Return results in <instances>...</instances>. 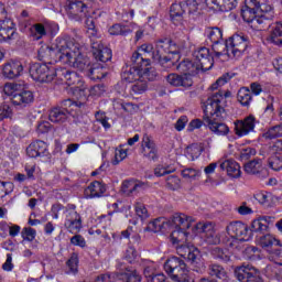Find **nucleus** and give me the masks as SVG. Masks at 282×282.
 Listing matches in <instances>:
<instances>
[{
	"label": "nucleus",
	"mask_w": 282,
	"mask_h": 282,
	"mask_svg": "<svg viewBox=\"0 0 282 282\" xmlns=\"http://www.w3.org/2000/svg\"><path fill=\"white\" fill-rule=\"evenodd\" d=\"M264 140H274L276 138H282V123L269 128L267 132L262 134Z\"/></svg>",
	"instance_id": "43"
},
{
	"label": "nucleus",
	"mask_w": 282,
	"mask_h": 282,
	"mask_svg": "<svg viewBox=\"0 0 282 282\" xmlns=\"http://www.w3.org/2000/svg\"><path fill=\"white\" fill-rule=\"evenodd\" d=\"M148 88L149 85L147 84V80L140 78L135 80V84L132 85L131 89L134 94H144Z\"/></svg>",
	"instance_id": "53"
},
{
	"label": "nucleus",
	"mask_w": 282,
	"mask_h": 282,
	"mask_svg": "<svg viewBox=\"0 0 282 282\" xmlns=\"http://www.w3.org/2000/svg\"><path fill=\"white\" fill-rule=\"evenodd\" d=\"M145 186L147 184L140 181H123L121 185V193L129 197L131 195H135V193H140V191H143Z\"/></svg>",
	"instance_id": "30"
},
{
	"label": "nucleus",
	"mask_w": 282,
	"mask_h": 282,
	"mask_svg": "<svg viewBox=\"0 0 282 282\" xmlns=\"http://www.w3.org/2000/svg\"><path fill=\"white\" fill-rule=\"evenodd\" d=\"M65 52L66 53L64 55V62L62 65H68V67H74V69L83 72V74H85L86 76L93 64L89 57L83 55V53L80 52V44H78L74 37L68 36Z\"/></svg>",
	"instance_id": "3"
},
{
	"label": "nucleus",
	"mask_w": 282,
	"mask_h": 282,
	"mask_svg": "<svg viewBox=\"0 0 282 282\" xmlns=\"http://www.w3.org/2000/svg\"><path fill=\"white\" fill-rule=\"evenodd\" d=\"M17 36V28L12 19L6 18L0 21V42L12 41Z\"/></svg>",
	"instance_id": "22"
},
{
	"label": "nucleus",
	"mask_w": 282,
	"mask_h": 282,
	"mask_svg": "<svg viewBox=\"0 0 282 282\" xmlns=\"http://www.w3.org/2000/svg\"><path fill=\"white\" fill-rule=\"evenodd\" d=\"M166 82L172 87H193V77L188 74L171 73L166 76Z\"/></svg>",
	"instance_id": "25"
},
{
	"label": "nucleus",
	"mask_w": 282,
	"mask_h": 282,
	"mask_svg": "<svg viewBox=\"0 0 282 282\" xmlns=\"http://www.w3.org/2000/svg\"><path fill=\"white\" fill-rule=\"evenodd\" d=\"M194 62L198 64L199 69L202 72H208V69H213V65L215 59L210 56V50L208 47L203 46L194 51L193 53Z\"/></svg>",
	"instance_id": "18"
},
{
	"label": "nucleus",
	"mask_w": 282,
	"mask_h": 282,
	"mask_svg": "<svg viewBox=\"0 0 282 282\" xmlns=\"http://www.w3.org/2000/svg\"><path fill=\"white\" fill-rule=\"evenodd\" d=\"M186 11L184 9L183 2L173 3L170 8V17L172 21H182L184 19Z\"/></svg>",
	"instance_id": "37"
},
{
	"label": "nucleus",
	"mask_w": 282,
	"mask_h": 282,
	"mask_svg": "<svg viewBox=\"0 0 282 282\" xmlns=\"http://www.w3.org/2000/svg\"><path fill=\"white\" fill-rule=\"evenodd\" d=\"M31 35L35 41H40L43 36H47V30H45V25L42 23L33 24L31 28Z\"/></svg>",
	"instance_id": "46"
},
{
	"label": "nucleus",
	"mask_w": 282,
	"mask_h": 282,
	"mask_svg": "<svg viewBox=\"0 0 282 282\" xmlns=\"http://www.w3.org/2000/svg\"><path fill=\"white\" fill-rule=\"evenodd\" d=\"M156 76L155 68L151 67V58H148V64L141 67V79L153 82Z\"/></svg>",
	"instance_id": "41"
},
{
	"label": "nucleus",
	"mask_w": 282,
	"mask_h": 282,
	"mask_svg": "<svg viewBox=\"0 0 282 282\" xmlns=\"http://www.w3.org/2000/svg\"><path fill=\"white\" fill-rule=\"evenodd\" d=\"M124 158H127V150H116L115 159L112 160L113 166H118V164H120Z\"/></svg>",
	"instance_id": "64"
},
{
	"label": "nucleus",
	"mask_w": 282,
	"mask_h": 282,
	"mask_svg": "<svg viewBox=\"0 0 282 282\" xmlns=\"http://www.w3.org/2000/svg\"><path fill=\"white\" fill-rule=\"evenodd\" d=\"M221 171H227L229 177H241V165L232 159L225 160L220 163Z\"/></svg>",
	"instance_id": "31"
},
{
	"label": "nucleus",
	"mask_w": 282,
	"mask_h": 282,
	"mask_svg": "<svg viewBox=\"0 0 282 282\" xmlns=\"http://www.w3.org/2000/svg\"><path fill=\"white\" fill-rule=\"evenodd\" d=\"M237 99L242 105V107H250V102H252V93L248 87H241L238 90Z\"/></svg>",
	"instance_id": "38"
},
{
	"label": "nucleus",
	"mask_w": 282,
	"mask_h": 282,
	"mask_svg": "<svg viewBox=\"0 0 282 282\" xmlns=\"http://www.w3.org/2000/svg\"><path fill=\"white\" fill-rule=\"evenodd\" d=\"M239 282H263L261 270L250 263H242L235 269L234 272Z\"/></svg>",
	"instance_id": "9"
},
{
	"label": "nucleus",
	"mask_w": 282,
	"mask_h": 282,
	"mask_svg": "<svg viewBox=\"0 0 282 282\" xmlns=\"http://www.w3.org/2000/svg\"><path fill=\"white\" fill-rule=\"evenodd\" d=\"M107 193V186L100 181H94L89 184V186L85 189V195L87 197H102Z\"/></svg>",
	"instance_id": "33"
},
{
	"label": "nucleus",
	"mask_w": 282,
	"mask_h": 282,
	"mask_svg": "<svg viewBox=\"0 0 282 282\" xmlns=\"http://www.w3.org/2000/svg\"><path fill=\"white\" fill-rule=\"evenodd\" d=\"M76 102L72 99H64L56 104L48 111V120L54 124H65L72 117V110Z\"/></svg>",
	"instance_id": "8"
},
{
	"label": "nucleus",
	"mask_w": 282,
	"mask_h": 282,
	"mask_svg": "<svg viewBox=\"0 0 282 282\" xmlns=\"http://www.w3.org/2000/svg\"><path fill=\"white\" fill-rule=\"evenodd\" d=\"M254 116L250 115L243 120H236L235 121V133L239 138H242V135H248L250 131H254V122H256Z\"/></svg>",
	"instance_id": "23"
},
{
	"label": "nucleus",
	"mask_w": 282,
	"mask_h": 282,
	"mask_svg": "<svg viewBox=\"0 0 282 282\" xmlns=\"http://www.w3.org/2000/svg\"><path fill=\"white\" fill-rule=\"evenodd\" d=\"M207 36L212 43L224 41V33L221 32V29L217 26L207 29Z\"/></svg>",
	"instance_id": "48"
},
{
	"label": "nucleus",
	"mask_w": 282,
	"mask_h": 282,
	"mask_svg": "<svg viewBox=\"0 0 282 282\" xmlns=\"http://www.w3.org/2000/svg\"><path fill=\"white\" fill-rule=\"evenodd\" d=\"M240 14L245 23H249L253 28H259V0H246Z\"/></svg>",
	"instance_id": "13"
},
{
	"label": "nucleus",
	"mask_w": 282,
	"mask_h": 282,
	"mask_svg": "<svg viewBox=\"0 0 282 282\" xmlns=\"http://www.w3.org/2000/svg\"><path fill=\"white\" fill-rule=\"evenodd\" d=\"M253 155H257V150L254 148H246L240 152V160L246 162L250 160Z\"/></svg>",
	"instance_id": "58"
},
{
	"label": "nucleus",
	"mask_w": 282,
	"mask_h": 282,
	"mask_svg": "<svg viewBox=\"0 0 282 282\" xmlns=\"http://www.w3.org/2000/svg\"><path fill=\"white\" fill-rule=\"evenodd\" d=\"M226 230L231 239H239V241H250L252 239V232H250V228L242 221H231L226 227Z\"/></svg>",
	"instance_id": "12"
},
{
	"label": "nucleus",
	"mask_w": 282,
	"mask_h": 282,
	"mask_svg": "<svg viewBox=\"0 0 282 282\" xmlns=\"http://www.w3.org/2000/svg\"><path fill=\"white\" fill-rule=\"evenodd\" d=\"M142 148L145 150L158 149L155 141L149 134H143Z\"/></svg>",
	"instance_id": "62"
},
{
	"label": "nucleus",
	"mask_w": 282,
	"mask_h": 282,
	"mask_svg": "<svg viewBox=\"0 0 282 282\" xmlns=\"http://www.w3.org/2000/svg\"><path fill=\"white\" fill-rule=\"evenodd\" d=\"M164 270L174 282H195L189 275L186 262L178 257L169 258L164 263Z\"/></svg>",
	"instance_id": "6"
},
{
	"label": "nucleus",
	"mask_w": 282,
	"mask_h": 282,
	"mask_svg": "<svg viewBox=\"0 0 282 282\" xmlns=\"http://www.w3.org/2000/svg\"><path fill=\"white\" fill-rule=\"evenodd\" d=\"M197 235H202V237L205 238V241H207L212 246H217V243H220L219 236L215 231V226L213 223H198L195 226Z\"/></svg>",
	"instance_id": "19"
},
{
	"label": "nucleus",
	"mask_w": 282,
	"mask_h": 282,
	"mask_svg": "<svg viewBox=\"0 0 282 282\" xmlns=\"http://www.w3.org/2000/svg\"><path fill=\"white\" fill-rule=\"evenodd\" d=\"M166 187L170 188V191H175L180 187V177L175 175H171L166 178Z\"/></svg>",
	"instance_id": "61"
},
{
	"label": "nucleus",
	"mask_w": 282,
	"mask_h": 282,
	"mask_svg": "<svg viewBox=\"0 0 282 282\" xmlns=\"http://www.w3.org/2000/svg\"><path fill=\"white\" fill-rule=\"evenodd\" d=\"M209 274L210 276H216V279H221L223 281L228 279V272H226V269L219 264H210Z\"/></svg>",
	"instance_id": "42"
},
{
	"label": "nucleus",
	"mask_w": 282,
	"mask_h": 282,
	"mask_svg": "<svg viewBox=\"0 0 282 282\" xmlns=\"http://www.w3.org/2000/svg\"><path fill=\"white\" fill-rule=\"evenodd\" d=\"M212 50L215 53L216 58H220V56H228V58H232L228 40H226L225 42L224 40L214 42L212 44Z\"/></svg>",
	"instance_id": "34"
},
{
	"label": "nucleus",
	"mask_w": 282,
	"mask_h": 282,
	"mask_svg": "<svg viewBox=\"0 0 282 282\" xmlns=\"http://www.w3.org/2000/svg\"><path fill=\"white\" fill-rule=\"evenodd\" d=\"M21 236L24 241H34V239H36V229L32 227H25L22 229Z\"/></svg>",
	"instance_id": "55"
},
{
	"label": "nucleus",
	"mask_w": 282,
	"mask_h": 282,
	"mask_svg": "<svg viewBox=\"0 0 282 282\" xmlns=\"http://www.w3.org/2000/svg\"><path fill=\"white\" fill-rule=\"evenodd\" d=\"M109 34L112 36H128V34H131L133 31L129 25L124 24H113L108 30Z\"/></svg>",
	"instance_id": "40"
},
{
	"label": "nucleus",
	"mask_w": 282,
	"mask_h": 282,
	"mask_svg": "<svg viewBox=\"0 0 282 282\" xmlns=\"http://www.w3.org/2000/svg\"><path fill=\"white\" fill-rule=\"evenodd\" d=\"M262 169L263 167H262L261 159H256V160L245 163V171L249 175H259V173H261Z\"/></svg>",
	"instance_id": "39"
},
{
	"label": "nucleus",
	"mask_w": 282,
	"mask_h": 282,
	"mask_svg": "<svg viewBox=\"0 0 282 282\" xmlns=\"http://www.w3.org/2000/svg\"><path fill=\"white\" fill-rule=\"evenodd\" d=\"M1 75L8 80H14L23 75V63L17 59H9L0 66Z\"/></svg>",
	"instance_id": "15"
},
{
	"label": "nucleus",
	"mask_w": 282,
	"mask_h": 282,
	"mask_svg": "<svg viewBox=\"0 0 282 282\" xmlns=\"http://www.w3.org/2000/svg\"><path fill=\"white\" fill-rule=\"evenodd\" d=\"M259 243L261 248H263V250H267V252H269V254H271L275 259H281V240L274 238V236L272 235H264L260 237Z\"/></svg>",
	"instance_id": "16"
},
{
	"label": "nucleus",
	"mask_w": 282,
	"mask_h": 282,
	"mask_svg": "<svg viewBox=\"0 0 282 282\" xmlns=\"http://www.w3.org/2000/svg\"><path fill=\"white\" fill-rule=\"evenodd\" d=\"M6 118H12V107L8 104H2L0 106V120H6Z\"/></svg>",
	"instance_id": "59"
},
{
	"label": "nucleus",
	"mask_w": 282,
	"mask_h": 282,
	"mask_svg": "<svg viewBox=\"0 0 282 282\" xmlns=\"http://www.w3.org/2000/svg\"><path fill=\"white\" fill-rule=\"evenodd\" d=\"M267 41L273 45H282V22H275Z\"/></svg>",
	"instance_id": "36"
},
{
	"label": "nucleus",
	"mask_w": 282,
	"mask_h": 282,
	"mask_svg": "<svg viewBox=\"0 0 282 282\" xmlns=\"http://www.w3.org/2000/svg\"><path fill=\"white\" fill-rule=\"evenodd\" d=\"M14 191V183L0 181V197L3 198L6 195H10Z\"/></svg>",
	"instance_id": "54"
},
{
	"label": "nucleus",
	"mask_w": 282,
	"mask_h": 282,
	"mask_svg": "<svg viewBox=\"0 0 282 282\" xmlns=\"http://www.w3.org/2000/svg\"><path fill=\"white\" fill-rule=\"evenodd\" d=\"M26 155H29V158H50V151H47V143L42 140L33 141L26 148Z\"/></svg>",
	"instance_id": "24"
},
{
	"label": "nucleus",
	"mask_w": 282,
	"mask_h": 282,
	"mask_svg": "<svg viewBox=\"0 0 282 282\" xmlns=\"http://www.w3.org/2000/svg\"><path fill=\"white\" fill-rule=\"evenodd\" d=\"M185 217L183 213H176L170 219L166 218H156L152 223L148 225L145 230H151L152 232H166V230H171L174 224H180L184 221Z\"/></svg>",
	"instance_id": "11"
},
{
	"label": "nucleus",
	"mask_w": 282,
	"mask_h": 282,
	"mask_svg": "<svg viewBox=\"0 0 282 282\" xmlns=\"http://www.w3.org/2000/svg\"><path fill=\"white\" fill-rule=\"evenodd\" d=\"M185 155L188 158V160H197V158H199V155H202V147H199V144L197 143H193L191 145H188L185 149Z\"/></svg>",
	"instance_id": "44"
},
{
	"label": "nucleus",
	"mask_w": 282,
	"mask_h": 282,
	"mask_svg": "<svg viewBox=\"0 0 282 282\" xmlns=\"http://www.w3.org/2000/svg\"><path fill=\"white\" fill-rule=\"evenodd\" d=\"M231 58H239L248 50V40L243 35L234 34L227 40Z\"/></svg>",
	"instance_id": "20"
},
{
	"label": "nucleus",
	"mask_w": 282,
	"mask_h": 282,
	"mask_svg": "<svg viewBox=\"0 0 282 282\" xmlns=\"http://www.w3.org/2000/svg\"><path fill=\"white\" fill-rule=\"evenodd\" d=\"M68 39L69 35L57 37L55 47L47 46L45 48H40L37 53L39 61L45 63V65H55V63L63 65V62L65 61Z\"/></svg>",
	"instance_id": "5"
},
{
	"label": "nucleus",
	"mask_w": 282,
	"mask_h": 282,
	"mask_svg": "<svg viewBox=\"0 0 282 282\" xmlns=\"http://www.w3.org/2000/svg\"><path fill=\"white\" fill-rule=\"evenodd\" d=\"M258 23L262 28L268 25V21L274 19V7L272 4L262 3L258 1Z\"/></svg>",
	"instance_id": "26"
},
{
	"label": "nucleus",
	"mask_w": 282,
	"mask_h": 282,
	"mask_svg": "<svg viewBox=\"0 0 282 282\" xmlns=\"http://www.w3.org/2000/svg\"><path fill=\"white\" fill-rule=\"evenodd\" d=\"M95 118L97 122H100L105 129H111V123L109 122V118L105 112L97 111L95 113Z\"/></svg>",
	"instance_id": "56"
},
{
	"label": "nucleus",
	"mask_w": 282,
	"mask_h": 282,
	"mask_svg": "<svg viewBox=\"0 0 282 282\" xmlns=\"http://www.w3.org/2000/svg\"><path fill=\"white\" fill-rule=\"evenodd\" d=\"M138 259V250L133 247L127 249L126 254L123 257V263L133 264Z\"/></svg>",
	"instance_id": "52"
},
{
	"label": "nucleus",
	"mask_w": 282,
	"mask_h": 282,
	"mask_svg": "<svg viewBox=\"0 0 282 282\" xmlns=\"http://www.w3.org/2000/svg\"><path fill=\"white\" fill-rule=\"evenodd\" d=\"M181 174L185 180H195V177H199V175H202V171L188 167L184 169Z\"/></svg>",
	"instance_id": "57"
},
{
	"label": "nucleus",
	"mask_w": 282,
	"mask_h": 282,
	"mask_svg": "<svg viewBox=\"0 0 282 282\" xmlns=\"http://www.w3.org/2000/svg\"><path fill=\"white\" fill-rule=\"evenodd\" d=\"M268 166L269 169H272V171H282V159L281 156H279L278 150H276V154L268 159Z\"/></svg>",
	"instance_id": "49"
},
{
	"label": "nucleus",
	"mask_w": 282,
	"mask_h": 282,
	"mask_svg": "<svg viewBox=\"0 0 282 282\" xmlns=\"http://www.w3.org/2000/svg\"><path fill=\"white\" fill-rule=\"evenodd\" d=\"M212 256L214 259H219L220 261H224L225 263H228V261H230V252H228L227 249H221L219 247H215L212 249Z\"/></svg>",
	"instance_id": "45"
},
{
	"label": "nucleus",
	"mask_w": 282,
	"mask_h": 282,
	"mask_svg": "<svg viewBox=\"0 0 282 282\" xmlns=\"http://www.w3.org/2000/svg\"><path fill=\"white\" fill-rule=\"evenodd\" d=\"M159 50H163L164 54H172L176 57V61H180V46L171 37H161L159 39Z\"/></svg>",
	"instance_id": "28"
},
{
	"label": "nucleus",
	"mask_w": 282,
	"mask_h": 282,
	"mask_svg": "<svg viewBox=\"0 0 282 282\" xmlns=\"http://www.w3.org/2000/svg\"><path fill=\"white\" fill-rule=\"evenodd\" d=\"M64 226L69 232H78V230L83 228V220L80 219V214H78L76 210H69L66 215Z\"/></svg>",
	"instance_id": "29"
},
{
	"label": "nucleus",
	"mask_w": 282,
	"mask_h": 282,
	"mask_svg": "<svg viewBox=\"0 0 282 282\" xmlns=\"http://www.w3.org/2000/svg\"><path fill=\"white\" fill-rule=\"evenodd\" d=\"M29 74L35 83H52L54 76V67L45 63H33L30 65Z\"/></svg>",
	"instance_id": "10"
},
{
	"label": "nucleus",
	"mask_w": 282,
	"mask_h": 282,
	"mask_svg": "<svg viewBox=\"0 0 282 282\" xmlns=\"http://www.w3.org/2000/svg\"><path fill=\"white\" fill-rule=\"evenodd\" d=\"M184 219L172 226L171 241L173 246H176V252L178 257H182L189 262L192 270L194 272H202L206 270V264L204 263V258L202 257V251L197 247L186 243L188 241V228L193 224V217L184 214Z\"/></svg>",
	"instance_id": "1"
},
{
	"label": "nucleus",
	"mask_w": 282,
	"mask_h": 282,
	"mask_svg": "<svg viewBox=\"0 0 282 282\" xmlns=\"http://www.w3.org/2000/svg\"><path fill=\"white\" fill-rule=\"evenodd\" d=\"M65 10L70 19H80L87 13V4L83 0H67Z\"/></svg>",
	"instance_id": "21"
},
{
	"label": "nucleus",
	"mask_w": 282,
	"mask_h": 282,
	"mask_svg": "<svg viewBox=\"0 0 282 282\" xmlns=\"http://www.w3.org/2000/svg\"><path fill=\"white\" fill-rule=\"evenodd\" d=\"M65 80L67 78V68H54L53 67V75L52 80Z\"/></svg>",
	"instance_id": "60"
},
{
	"label": "nucleus",
	"mask_w": 282,
	"mask_h": 282,
	"mask_svg": "<svg viewBox=\"0 0 282 282\" xmlns=\"http://www.w3.org/2000/svg\"><path fill=\"white\" fill-rule=\"evenodd\" d=\"M223 113H226L224 96L221 93L212 94L205 102L204 126L217 135H228L230 133V128L224 123Z\"/></svg>",
	"instance_id": "2"
},
{
	"label": "nucleus",
	"mask_w": 282,
	"mask_h": 282,
	"mask_svg": "<svg viewBox=\"0 0 282 282\" xmlns=\"http://www.w3.org/2000/svg\"><path fill=\"white\" fill-rule=\"evenodd\" d=\"M119 271L115 272L116 279L122 282H142V275L135 268L128 265L126 262H119L117 265Z\"/></svg>",
	"instance_id": "14"
},
{
	"label": "nucleus",
	"mask_w": 282,
	"mask_h": 282,
	"mask_svg": "<svg viewBox=\"0 0 282 282\" xmlns=\"http://www.w3.org/2000/svg\"><path fill=\"white\" fill-rule=\"evenodd\" d=\"M4 94L10 96L15 109H28L34 102V93L20 83H7L4 85Z\"/></svg>",
	"instance_id": "4"
},
{
	"label": "nucleus",
	"mask_w": 282,
	"mask_h": 282,
	"mask_svg": "<svg viewBox=\"0 0 282 282\" xmlns=\"http://www.w3.org/2000/svg\"><path fill=\"white\" fill-rule=\"evenodd\" d=\"M91 52L93 56L99 63H109L111 61L113 54L111 48L105 46L102 41L90 39Z\"/></svg>",
	"instance_id": "17"
},
{
	"label": "nucleus",
	"mask_w": 282,
	"mask_h": 282,
	"mask_svg": "<svg viewBox=\"0 0 282 282\" xmlns=\"http://www.w3.org/2000/svg\"><path fill=\"white\" fill-rule=\"evenodd\" d=\"M105 68L101 64H91L86 76L90 78V80H102V78L107 77V72H102Z\"/></svg>",
	"instance_id": "35"
},
{
	"label": "nucleus",
	"mask_w": 282,
	"mask_h": 282,
	"mask_svg": "<svg viewBox=\"0 0 282 282\" xmlns=\"http://www.w3.org/2000/svg\"><path fill=\"white\" fill-rule=\"evenodd\" d=\"M68 268L67 274H76L78 272V256L73 253L72 257L66 261Z\"/></svg>",
	"instance_id": "50"
},
{
	"label": "nucleus",
	"mask_w": 282,
	"mask_h": 282,
	"mask_svg": "<svg viewBox=\"0 0 282 282\" xmlns=\"http://www.w3.org/2000/svg\"><path fill=\"white\" fill-rule=\"evenodd\" d=\"M176 69L177 72H181V74H187L188 76H191V78H193V76H195V74H198L199 66L198 64L194 61L191 59H184L182 61L180 64L176 65Z\"/></svg>",
	"instance_id": "32"
},
{
	"label": "nucleus",
	"mask_w": 282,
	"mask_h": 282,
	"mask_svg": "<svg viewBox=\"0 0 282 282\" xmlns=\"http://www.w3.org/2000/svg\"><path fill=\"white\" fill-rule=\"evenodd\" d=\"M105 91H107V86L102 83L96 84L95 86H93L90 88V94L93 96H102V94H105Z\"/></svg>",
	"instance_id": "63"
},
{
	"label": "nucleus",
	"mask_w": 282,
	"mask_h": 282,
	"mask_svg": "<svg viewBox=\"0 0 282 282\" xmlns=\"http://www.w3.org/2000/svg\"><path fill=\"white\" fill-rule=\"evenodd\" d=\"M265 230H268V225L263 224V220L259 217L252 221L249 232L252 235V232H265Z\"/></svg>",
	"instance_id": "51"
},
{
	"label": "nucleus",
	"mask_w": 282,
	"mask_h": 282,
	"mask_svg": "<svg viewBox=\"0 0 282 282\" xmlns=\"http://www.w3.org/2000/svg\"><path fill=\"white\" fill-rule=\"evenodd\" d=\"M181 2L183 3L185 14H188L189 17L197 14V10H199V3H197V0H185Z\"/></svg>",
	"instance_id": "47"
},
{
	"label": "nucleus",
	"mask_w": 282,
	"mask_h": 282,
	"mask_svg": "<svg viewBox=\"0 0 282 282\" xmlns=\"http://www.w3.org/2000/svg\"><path fill=\"white\" fill-rule=\"evenodd\" d=\"M160 40H156V47L151 53V58L154 63L160 65L161 67H164L165 69L171 68L173 65V59L171 57L166 56V53H164V48H160Z\"/></svg>",
	"instance_id": "27"
},
{
	"label": "nucleus",
	"mask_w": 282,
	"mask_h": 282,
	"mask_svg": "<svg viewBox=\"0 0 282 282\" xmlns=\"http://www.w3.org/2000/svg\"><path fill=\"white\" fill-rule=\"evenodd\" d=\"M149 65V58H144L142 53L134 52L131 56V65L122 69L121 78L126 83H135L141 78V67Z\"/></svg>",
	"instance_id": "7"
}]
</instances>
